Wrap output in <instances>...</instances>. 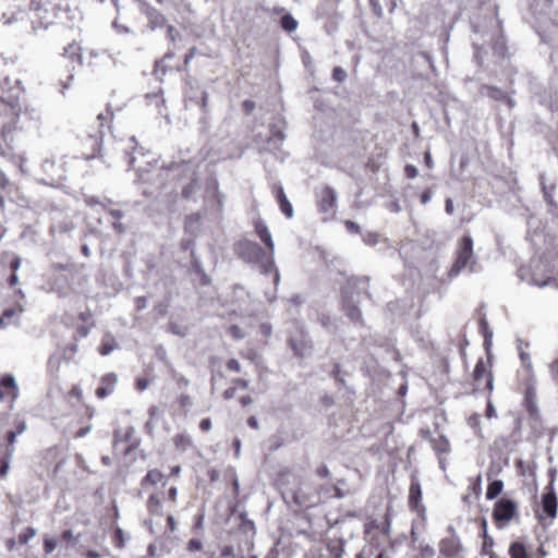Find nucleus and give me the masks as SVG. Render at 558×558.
I'll return each instance as SVG.
<instances>
[{"mask_svg":"<svg viewBox=\"0 0 558 558\" xmlns=\"http://www.w3.org/2000/svg\"><path fill=\"white\" fill-rule=\"evenodd\" d=\"M275 485L286 502L293 504L301 509H311L320 502L318 488L304 482L290 469H283L277 473Z\"/></svg>","mask_w":558,"mask_h":558,"instance_id":"1","label":"nucleus"},{"mask_svg":"<svg viewBox=\"0 0 558 558\" xmlns=\"http://www.w3.org/2000/svg\"><path fill=\"white\" fill-rule=\"evenodd\" d=\"M235 250L241 259L258 265L263 274L274 272V281L278 284L280 275L275 267L274 254H270L266 247L263 248L259 244L251 240H242L236 244Z\"/></svg>","mask_w":558,"mask_h":558,"instance_id":"2","label":"nucleus"},{"mask_svg":"<svg viewBox=\"0 0 558 558\" xmlns=\"http://www.w3.org/2000/svg\"><path fill=\"white\" fill-rule=\"evenodd\" d=\"M454 254V260L448 271L449 277H457L466 267L471 271L474 270L476 260L473 251V239L470 234H465L458 240Z\"/></svg>","mask_w":558,"mask_h":558,"instance_id":"3","label":"nucleus"},{"mask_svg":"<svg viewBox=\"0 0 558 558\" xmlns=\"http://www.w3.org/2000/svg\"><path fill=\"white\" fill-rule=\"evenodd\" d=\"M168 177L178 181H186L181 189V196L190 199L198 189V174L196 169L189 161H181L168 168Z\"/></svg>","mask_w":558,"mask_h":558,"instance_id":"4","label":"nucleus"},{"mask_svg":"<svg viewBox=\"0 0 558 558\" xmlns=\"http://www.w3.org/2000/svg\"><path fill=\"white\" fill-rule=\"evenodd\" d=\"M473 391H484L492 396L494 390L493 355L487 352L486 359L480 357L472 372Z\"/></svg>","mask_w":558,"mask_h":558,"instance_id":"5","label":"nucleus"},{"mask_svg":"<svg viewBox=\"0 0 558 558\" xmlns=\"http://www.w3.org/2000/svg\"><path fill=\"white\" fill-rule=\"evenodd\" d=\"M361 283L368 284V278H360L351 276L347 278L344 286L341 288V308L345 316L355 324L363 325V315L360 307L351 300V293Z\"/></svg>","mask_w":558,"mask_h":558,"instance_id":"6","label":"nucleus"},{"mask_svg":"<svg viewBox=\"0 0 558 558\" xmlns=\"http://www.w3.org/2000/svg\"><path fill=\"white\" fill-rule=\"evenodd\" d=\"M77 151L84 159H93L100 156L104 135L94 131V124L81 130L76 136Z\"/></svg>","mask_w":558,"mask_h":558,"instance_id":"7","label":"nucleus"},{"mask_svg":"<svg viewBox=\"0 0 558 558\" xmlns=\"http://www.w3.org/2000/svg\"><path fill=\"white\" fill-rule=\"evenodd\" d=\"M542 511H536V518L539 521L545 519L555 520L558 514V497L554 489V481L545 487V492L542 495L541 500Z\"/></svg>","mask_w":558,"mask_h":558,"instance_id":"8","label":"nucleus"},{"mask_svg":"<svg viewBox=\"0 0 558 558\" xmlns=\"http://www.w3.org/2000/svg\"><path fill=\"white\" fill-rule=\"evenodd\" d=\"M125 104L108 101L105 110L99 112L96 117V125L94 124V131H99L105 136L106 132L111 131L112 122L117 113L121 112Z\"/></svg>","mask_w":558,"mask_h":558,"instance_id":"9","label":"nucleus"},{"mask_svg":"<svg viewBox=\"0 0 558 558\" xmlns=\"http://www.w3.org/2000/svg\"><path fill=\"white\" fill-rule=\"evenodd\" d=\"M43 177L40 182L46 185H58L65 178V171L61 161L54 159H45L41 162Z\"/></svg>","mask_w":558,"mask_h":558,"instance_id":"10","label":"nucleus"},{"mask_svg":"<svg viewBox=\"0 0 558 558\" xmlns=\"http://www.w3.org/2000/svg\"><path fill=\"white\" fill-rule=\"evenodd\" d=\"M508 554L510 558H545L548 553L543 544H539L536 550L529 548L524 538L513 541L509 545Z\"/></svg>","mask_w":558,"mask_h":558,"instance_id":"11","label":"nucleus"},{"mask_svg":"<svg viewBox=\"0 0 558 558\" xmlns=\"http://www.w3.org/2000/svg\"><path fill=\"white\" fill-rule=\"evenodd\" d=\"M288 343L294 355L299 357H304L307 355L313 347L307 332L303 328H300L294 333H292L288 339Z\"/></svg>","mask_w":558,"mask_h":558,"instance_id":"12","label":"nucleus"},{"mask_svg":"<svg viewBox=\"0 0 558 558\" xmlns=\"http://www.w3.org/2000/svg\"><path fill=\"white\" fill-rule=\"evenodd\" d=\"M365 533L368 536L371 541L369 547H364L361 551V555H367L371 556L372 549H373V542L377 541L376 547H378L380 544H385L389 542V535L387 530L380 529L376 521H371L366 523L365 525Z\"/></svg>","mask_w":558,"mask_h":558,"instance_id":"13","label":"nucleus"},{"mask_svg":"<svg viewBox=\"0 0 558 558\" xmlns=\"http://www.w3.org/2000/svg\"><path fill=\"white\" fill-rule=\"evenodd\" d=\"M175 59L173 51L169 50L165 56L157 60L154 65V75L160 80L171 71H182L181 62Z\"/></svg>","mask_w":558,"mask_h":558,"instance_id":"14","label":"nucleus"},{"mask_svg":"<svg viewBox=\"0 0 558 558\" xmlns=\"http://www.w3.org/2000/svg\"><path fill=\"white\" fill-rule=\"evenodd\" d=\"M64 462V456L62 451L52 447L49 448L43 456L41 465L51 475H56Z\"/></svg>","mask_w":558,"mask_h":558,"instance_id":"15","label":"nucleus"},{"mask_svg":"<svg viewBox=\"0 0 558 558\" xmlns=\"http://www.w3.org/2000/svg\"><path fill=\"white\" fill-rule=\"evenodd\" d=\"M317 197V207L320 213L332 214L335 211L337 206V195L331 186L325 185L322 187Z\"/></svg>","mask_w":558,"mask_h":558,"instance_id":"16","label":"nucleus"},{"mask_svg":"<svg viewBox=\"0 0 558 558\" xmlns=\"http://www.w3.org/2000/svg\"><path fill=\"white\" fill-rule=\"evenodd\" d=\"M517 511V505L507 498L499 499L493 510V519L496 522L509 521L513 518Z\"/></svg>","mask_w":558,"mask_h":558,"instance_id":"17","label":"nucleus"},{"mask_svg":"<svg viewBox=\"0 0 558 558\" xmlns=\"http://www.w3.org/2000/svg\"><path fill=\"white\" fill-rule=\"evenodd\" d=\"M19 389L12 375H4L0 379V402L12 404L17 398Z\"/></svg>","mask_w":558,"mask_h":558,"instance_id":"18","label":"nucleus"},{"mask_svg":"<svg viewBox=\"0 0 558 558\" xmlns=\"http://www.w3.org/2000/svg\"><path fill=\"white\" fill-rule=\"evenodd\" d=\"M426 439L436 452L440 466L445 469L444 456L451 451L449 439L445 435L432 436L429 432L426 433Z\"/></svg>","mask_w":558,"mask_h":558,"instance_id":"19","label":"nucleus"},{"mask_svg":"<svg viewBox=\"0 0 558 558\" xmlns=\"http://www.w3.org/2000/svg\"><path fill=\"white\" fill-rule=\"evenodd\" d=\"M118 385V375L113 372L107 373L102 375L99 379L98 387L95 390V396L97 399H106L111 396L117 388Z\"/></svg>","mask_w":558,"mask_h":558,"instance_id":"20","label":"nucleus"},{"mask_svg":"<svg viewBox=\"0 0 558 558\" xmlns=\"http://www.w3.org/2000/svg\"><path fill=\"white\" fill-rule=\"evenodd\" d=\"M317 551L318 558H342L343 548L340 542L330 541L318 544Z\"/></svg>","mask_w":558,"mask_h":558,"instance_id":"21","label":"nucleus"},{"mask_svg":"<svg viewBox=\"0 0 558 558\" xmlns=\"http://www.w3.org/2000/svg\"><path fill=\"white\" fill-rule=\"evenodd\" d=\"M163 499L165 496L162 492H154L148 496L146 501V508L149 515L162 517L165 514L162 506Z\"/></svg>","mask_w":558,"mask_h":558,"instance_id":"22","label":"nucleus"},{"mask_svg":"<svg viewBox=\"0 0 558 558\" xmlns=\"http://www.w3.org/2000/svg\"><path fill=\"white\" fill-rule=\"evenodd\" d=\"M409 506L412 510L416 512H423L425 510L422 505V489L417 480H413L411 482L409 488Z\"/></svg>","mask_w":558,"mask_h":558,"instance_id":"23","label":"nucleus"},{"mask_svg":"<svg viewBox=\"0 0 558 558\" xmlns=\"http://www.w3.org/2000/svg\"><path fill=\"white\" fill-rule=\"evenodd\" d=\"M272 193L279 204L280 210L287 218L293 217V207L289 199L287 198V195L284 193V190L282 185L280 184H274L272 185Z\"/></svg>","mask_w":558,"mask_h":558,"instance_id":"24","label":"nucleus"},{"mask_svg":"<svg viewBox=\"0 0 558 558\" xmlns=\"http://www.w3.org/2000/svg\"><path fill=\"white\" fill-rule=\"evenodd\" d=\"M255 232L260 239V241L265 244V247L267 251H269L270 254H274L275 252V244L271 238V234L267 228V226L262 220H256L254 222Z\"/></svg>","mask_w":558,"mask_h":558,"instance_id":"25","label":"nucleus"},{"mask_svg":"<svg viewBox=\"0 0 558 558\" xmlns=\"http://www.w3.org/2000/svg\"><path fill=\"white\" fill-rule=\"evenodd\" d=\"M461 549L460 542L454 537H446L439 543V551L446 557H454Z\"/></svg>","mask_w":558,"mask_h":558,"instance_id":"26","label":"nucleus"},{"mask_svg":"<svg viewBox=\"0 0 558 558\" xmlns=\"http://www.w3.org/2000/svg\"><path fill=\"white\" fill-rule=\"evenodd\" d=\"M408 548L407 543H391L387 547L380 549L376 554V558H398V553Z\"/></svg>","mask_w":558,"mask_h":558,"instance_id":"27","label":"nucleus"},{"mask_svg":"<svg viewBox=\"0 0 558 558\" xmlns=\"http://www.w3.org/2000/svg\"><path fill=\"white\" fill-rule=\"evenodd\" d=\"M1 259H2V263H4L7 259H9V266L12 270V274L8 281H9L10 287H14L17 282V276L15 272L21 265V259L19 256L11 255L9 253H3Z\"/></svg>","mask_w":558,"mask_h":558,"instance_id":"28","label":"nucleus"},{"mask_svg":"<svg viewBox=\"0 0 558 558\" xmlns=\"http://www.w3.org/2000/svg\"><path fill=\"white\" fill-rule=\"evenodd\" d=\"M163 478H165V475L160 470L151 469L142 478L141 486L143 488L156 486L157 484L161 483Z\"/></svg>","mask_w":558,"mask_h":558,"instance_id":"29","label":"nucleus"},{"mask_svg":"<svg viewBox=\"0 0 558 558\" xmlns=\"http://www.w3.org/2000/svg\"><path fill=\"white\" fill-rule=\"evenodd\" d=\"M531 267L533 268L531 283H533L539 288H543V287L548 286L554 280V277L551 275H545V276L537 275V270H541V268H542L541 262L533 263Z\"/></svg>","mask_w":558,"mask_h":558,"instance_id":"30","label":"nucleus"},{"mask_svg":"<svg viewBox=\"0 0 558 558\" xmlns=\"http://www.w3.org/2000/svg\"><path fill=\"white\" fill-rule=\"evenodd\" d=\"M524 407L530 415L534 416L537 414L536 392L532 386L527 387L524 391Z\"/></svg>","mask_w":558,"mask_h":558,"instance_id":"31","label":"nucleus"},{"mask_svg":"<svg viewBox=\"0 0 558 558\" xmlns=\"http://www.w3.org/2000/svg\"><path fill=\"white\" fill-rule=\"evenodd\" d=\"M172 442L178 451L185 452L193 447V440L186 433H178L173 436Z\"/></svg>","mask_w":558,"mask_h":558,"instance_id":"32","label":"nucleus"},{"mask_svg":"<svg viewBox=\"0 0 558 558\" xmlns=\"http://www.w3.org/2000/svg\"><path fill=\"white\" fill-rule=\"evenodd\" d=\"M64 57H66L71 62L81 64L82 63V48L77 41L70 43L64 48Z\"/></svg>","mask_w":558,"mask_h":558,"instance_id":"33","label":"nucleus"},{"mask_svg":"<svg viewBox=\"0 0 558 558\" xmlns=\"http://www.w3.org/2000/svg\"><path fill=\"white\" fill-rule=\"evenodd\" d=\"M483 543H482V554L489 556V558H497V555L494 553V538L487 534L486 522L483 521Z\"/></svg>","mask_w":558,"mask_h":558,"instance_id":"34","label":"nucleus"},{"mask_svg":"<svg viewBox=\"0 0 558 558\" xmlns=\"http://www.w3.org/2000/svg\"><path fill=\"white\" fill-rule=\"evenodd\" d=\"M147 21L149 28L153 31L161 28L166 25L165 15L156 9H150L147 11Z\"/></svg>","mask_w":558,"mask_h":558,"instance_id":"35","label":"nucleus"},{"mask_svg":"<svg viewBox=\"0 0 558 558\" xmlns=\"http://www.w3.org/2000/svg\"><path fill=\"white\" fill-rule=\"evenodd\" d=\"M191 267H192V271L195 274V276L197 277V280H198V283L199 286L202 287H206V286H209L211 280L209 278V276L205 272V270L203 269L201 263L197 260V259H192V263H191Z\"/></svg>","mask_w":558,"mask_h":558,"instance_id":"36","label":"nucleus"},{"mask_svg":"<svg viewBox=\"0 0 558 558\" xmlns=\"http://www.w3.org/2000/svg\"><path fill=\"white\" fill-rule=\"evenodd\" d=\"M35 535V531L33 527H27L24 532L20 533L16 539L8 541L9 549H13L16 545L24 546L33 536Z\"/></svg>","mask_w":558,"mask_h":558,"instance_id":"37","label":"nucleus"},{"mask_svg":"<svg viewBox=\"0 0 558 558\" xmlns=\"http://www.w3.org/2000/svg\"><path fill=\"white\" fill-rule=\"evenodd\" d=\"M384 1H385V8L389 12H392L396 7L395 0H384ZM369 4H371V8H372L374 14L378 17H381L383 13H384V7L381 5L380 0H369Z\"/></svg>","mask_w":558,"mask_h":558,"instance_id":"38","label":"nucleus"},{"mask_svg":"<svg viewBox=\"0 0 558 558\" xmlns=\"http://www.w3.org/2000/svg\"><path fill=\"white\" fill-rule=\"evenodd\" d=\"M23 312V307L19 304H16L13 307L5 308L0 314V327H5L9 322L12 319V317L16 316L17 314Z\"/></svg>","mask_w":558,"mask_h":558,"instance_id":"39","label":"nucleus"},{"mask_svg":"<svg viewBox=\"0 0 558 558\" xmlns=\"http://www.w3.org/2000/svg\"><path fill=\"white\" fill-rule=\"evenodd\" d=\"M478 328H480V332L484 337V343H485L486 350L488 352V351H490L489 347H490V341H492L493 332L489 329V325H488V322H487L485 316H482L478 319Z\"/></svg>","mask_w":558,"mask_h":558,"instance_id":"40","label":"nucleus"},{"mask_svg":"<svg viewBox=\"0 0 558 558\" xmlns=\"http://www.w3.org/2000/svg\"><path fill=\"white\" fill-rule=\"evenodd\" d=\"M482 90H484L489 98L496 101H505L508 98L507 94L496 86L483 85Z\"/></svg>","mask_w":558,"mask_h":558,"instance_id":"41","label":"nucleus"},{"mask_svg":"<svg viewBox=\"0 0 558 558\" xmlns=\"http://www.w3.org/2000/svg\"><path fill=\"white\" fill-rule=\"evenodd\" d=\"M504 489V482L501 480L492 481L486 489V498L493 500L498 497Z\"/></svg>","mask_w":558,"mask_h":558,"instance_id":"42","label":"nucleus"},{"mask_svg":"<svg viewBox=\"0 0 558 558\" xmlns=\"http://www.w3.org/2000/svg\"><path fill=\"white\" fill-rule=\"evenodd\" d=\"M16 5L11 4L10 0H0V21H3L4 24L12 23L16 21L17 17L12 15H8L4 12L5 9L15 8Z\"/></svg>","mask_w":558,"mask_h":558,"instance_id":"43","label":"nucleus"},{"mask_svg":"<svg viewBox=\"0 0 558 558\" xmlns=\"http://www.w3.org/2000/svg\"><path fill=\"white\" fill-rule=\"evenodd\" d=\"M210 190H211V202L216 206V208L220 211L222 209L223 196L219 191V184L216 180H214Z\"/></svg>","mask_w":558,"mask_h":558,"instance_id":"44","label":"nucleus"},{"mask_svg":"<svg viewBox=\"0 0 558 558\" xmlns=\"http://www.w3.org/2000/svg\"><path fill=\"white\" fill-rule=\"evenodd\" d=\"M111 543L116 548L122 549L125 546V536L121 527L117 526L111 534Z\"/></svg>","mask_w":558,"mask_h":558,"instance_id":"45","label":"nucleus"},{"mask_svg":"<svg viewBox=\"0 0 558 558\" xmlns=\"http://www.w3.org/2000/svg\"><path fill=\"white\" fill-rule=\"evenodd\" d=\"M168 331L173 333V335H177V336H180V337H184L186 336L187 333V327L185 325H183L182 323L180 322H177V320H170L168 323Z\"/></svg>","mask_w":558,"mask_h":558,"instance_id":"46","label":"nucleus"},{"mask_svg":"<svg viewBox=\"0 0 558 558\" xmlns=\"http://www.w3.org/2000/svg\"><path fill=\"white\" fill-rule=\"evenodd\" d=\"M281 27L287 32H294L298 27V21L291 14H284L280 20Z\"/></svg>","mask_w":558,"mask_h":558,"instance_id":"47","label":"nucleus"},{"mask_svg":"<svg viewBox=\"0 0 558 558\" xmlns=\"http://www.w3.org/2000/svg\"><path fill=\"white\" fill-rule=\"evenodd\" d=\"M330 376L336 380L340 386H344L345 380L342 376L341 365L339 363H335L332 369L330 372Z\"/></svg>","mask_w":558,"mask_h":558,"instance_id":"48","label":"nucleus"},{"mask_svg":"<svg viewBox=\"0 0 558 558\" xmlns=\"http://www.w3.org/2000/svg\"><path fill=\"white\" fill-rule=\"evenodd\" d=\"M227 333L232 337L234 340L243 339L245 333L243 329L238 325H230L227 328Z\"/></svg>","mask_w":558,"mask_h":558,"instance_id":"49","label":"nucleus"},{"mask_svg":"<svg viewBox=\"0 0 558 558\" xmlns=\"http://www.w3.org/2000/svg\"><path fill=\"white\" fill-rule=\"evenodd\" d=\"M117 347V344L114 343V341H104L99 348H98V352L99 354L101 355H108L110 354L114 348Z\"/></svg>","mask_w":558,"mask_h":558,"instance_id":"50","label":"nucleus"},{"mask_svg":"<svg viewBox=\"0 0 558 558\" xmlns=\"http://www.w3.org/2000/svg\"><path fill=\"white\" fill-rule=\"evenodd\" d=\"M226 369L231 373H241L242 366L239 360L236 359H229L226 362Z\"/></svg>","mask_w":558,"mask_h":558,"instance_id":"51","label":"nucleus"},{"mask_svg":"<svg viewBox=\"0 0 558 558\" xmlns=\"http://www.w3.org/2000/svg\"><path fill=\"white\" fill-rule=\"evenodd\" d=\"M363 242L366 245L374 246L379 242V234L377 232H367L363 235Z\"/></svg>","mask_w":558,"mask_h":558,"instance_id":"52","label":"nucleus"},{"mask_svg":"<svg viewBox=\"0 0 558 558\" xmlns=\"http://www.w3.org/2000/svg\"><path fill=\"white\" fill-rule=\"evenodd\" d=\"M259 333L262 335V337L265 339V343H267L268 339L270 338L271 333H272V327L269 323H262L259 325Z\"/></svg>","mask_w":558,"mask_h":558,"instance_id":"53","label":"nucleus"},{"mask_svg":"<svg viewBox=\"0 0 558 558\" xmlns=\"http://www.w3.org/2000/svg\"><path fill=\"white\" fill-rule=\"evenodd\" d=\"M347 78V72L341 66H335L332 70V80L342 83Z\"/></svg>","mask_w":558,"mask_h":558,"instance_id":"54","label":"nucleus"},{"mask_svg":"<svg viewBox=\"0 0 558 558\" xmlns=\"http://www.w3.org/2000/svg\"><path fill=\"white\" fill-rule=\"evenodd\" d=\"M186 548L191 553L199 551L203 549V543L198 538H191L186 544Z\"/></svg>","mask_w":558,"mask_h":558,"instance_id":"55","label":"nucleus"},{"mask_svg":"<svg viewBox=\"0 0 558 558\" xmlns=\"http://www.w3.org/2000/svg\"><path fill=\"white\" fill-rule=\"evenodd\" d=\"M68 397L76 399L78 402H83V391L78 385H73L68 391Z\"/></svg>","mask_w":558,"mask_h":558,"instance_id":"56","label":"nucleus"},{"mask_svg":"<svg viewBox=\"0 0 558 558\" xmlns=\"http://www.w3.org/2000/svg\"><path fill=\"white\" fill-rule=\"evenodd\" d=\"M231 386L235 387L236 390L238 389L246 390L250 387V380L246 378H242V377L234 378L231 381Z\"/></svg>","mask_w":558,"mask_h":558,"instance_id":"57","label":"nucleus"},{"mask_svg":"<svg viewBox=\"0 0 558 558\" xmlns=\"http://www.w3.org/2000/svg\"><path fill=\"white\" fill-rule=\"evenodd\" d=\"M177 402L179 404V407L181 409H187L189 407L192 405V399L189 395L186 393H181L178 398H177Z\"/></svg>","mask_w":558,"mask_h":558,"instance_id":"58","label":"nucleus"},{"mask_svg":"<svg viewBox=\"0 0 558 558\" xmlns=\"http://www.w3.org/2000/svg\"><path fill=\"white\" fill-rule=\"evenodd\" d=\"M150 380L147 377H138L135 380V388L137 391H144L148 388Z\"/></svg>","mask_w":558,"mask_h":558,"instance_id":"59","label":"nucleus"},{"mask_svg":"<svg viewBox=\"0 0 558 558\" xmlns=\"http://www.w3.org/2000/svg\"><path fill=\"white\" fill-rule=\"evenodd\" d=\"M180 37L179 32L172 25H168L167 27V39L170 43H175V40Z\"/></svg>","mask_w":558,"mask_h":558,"instance_id":"60","label":"nucleus"},{"mask_svg":"<svg viewBox=\"0 0 558 558\" xmlns=\"http://www.w3.org/2000/svg\"><path fill=\"white\" fill-rule=\"evenodd\" d=\"M205 515L203 512L197 513L193 520V530L198 531L203 529Z\"/></svg>","mask_w":558,"mask_h":558,"instance_id":"61","label":"nucleus"},{"mask_svg":"<svg viewBox=\"0 0 558 558\" xmlns=\"http://www.w3.org/2000/svg\"><path fill=\"white\" fill-rule=\"evenodd\" d=\"M315 473L320 478H327L330 476V471L326 464H320L316 468Z\"/></svg>","mask_w":558,"mask_h":558,"instance_id":"62","label":"nucleus"},{"mask_svg":"<svg viewBox=\"0 0 558 558\" xmlns=\"http://www.w3.org/2000/svg\"><path fill=\"white\" fill-rule=\"evenodd\" d=\"M58 541L56 538H45L44 549L47 554L51 553L57 547Z\"/></svg>","mask_w":558,"mask_h":558,"instance_id":"63","label":"nucleus"},{"mask_svg":"<svg viewBox=\"0 0 558 558\" xmlns=\"http://www.w3.org/2000/svg\"><path fill=\"white\" fill-rule=\"evenodd\" d=\"M543 192H544V198H545V202L550 206V207H556V202L554 199V196H553V193L551 191H549L547 189V186H543Z\"/></svg>","mask_w":558,"mask_h":558,"instance_id":"64","label":"nucleus"}]
</instances>
